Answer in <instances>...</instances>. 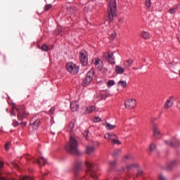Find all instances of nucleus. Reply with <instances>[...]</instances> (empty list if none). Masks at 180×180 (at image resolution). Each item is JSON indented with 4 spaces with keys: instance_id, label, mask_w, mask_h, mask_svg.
Segmentation results:
<instances>
[{
    "instance_id": "6e6552de",
    "label": "nucleus",
    "mask_w": 180,
    "mask_h": 180,
    "mask_svg": "<svg viewBox=\"0 0 180 180\" xmlns=\"http://www.w3.org/2000/svg\"><path fill=\"white\" fill-rule=\"evenodd\" d=\"M92 64L95 65V68L98 70V71H101V70L103 68V62L98 58L93 59Z\"/></svg>"
},
{
    "instance_id": "f03ea898",
    "label": "nucleus",
    "mask_w": 180,
    "mask_h": 180,
    "mask_svg": "<svg viewBox=\"0 0 180 180\" xmlns=\"http://www.w3.org/2000/svg\"><path fill=\"white\" fill-rule=\"evenodd\" d=\"M108 12H109L110 18V15L113 18L117 16V7L116 5V0H110Z\"/></svg>"
},
{
    "instance_id": "603ef678",
    "label": "nucleus",
    "mask_w": 180,
    "mask_h": 180,
    "mask_svg": "<svg viewBox=\"0 0 180 180\" xmlns=\"http://www.w3.org/2000/svg\"><path fill=\"white\" fill-rule=\"evenodd\" d=\"M59 33H60V30L57 33H56V34H58Z\"/></svg>"
},
{
    "instance_id": "b1692460",
    "label": "nucleus",
    "mask_w": 180,
    "mask_h": 180,
    "mask_svg": "<svg viewBox=\"0 0 180 180\" xmlns=\"http://www.w3.org/2000/svg\"><path fill=\"white\" fill-rule=\"evenodd\" d=\"M141 37H143V39H150V32L143 31L141 32Z\"/></svg>"
},
{
    "instance_id": "de8ad7c7",
    "label": "nucleus",
    "mask_w": 180,
    "mask_h": 180,
    "mask_svg": "<svg viewBox=\"0 0 180 180\" xmlns=\"http://www.w3.org/2000/svg\"><path fill=\"white\" fill-rule=\"evenodd\" d=\"M119 22H121L122 23H123V22H124V18H120Z\"/></svg>"
},
{
    "instance_id": "a211bd4d",
    "label": "nucleus",
    "mask_w": 180,
    "mask_h": 180,
    "mask_svg": "<svg viewBox=\"0 0 180 180\" xmlns=\"http://www.w3.org/2000/svg\"><path fill=\"white\" fill-rule=\"evenodd\" d=\"M103 126L107 129V130H113V129H116V125L111 124L108 122L103 123Z\"/></svg>"
},
{
    "instance_id": "5fc2aeb1",
    "label": "nucleus",
    "mask_w": 180,
    "mask_h": 180,
    "mask_svg": "<svg viewBox=\"0 0 180 180\" xmlns=\"http://www.w3.org/2000/svg\"><path fill=\"white\" fill-rule=\"evenodd\" d=\"M44 175H47V173H46Z\"/></svg>"
},
{
    "instance_id": "f8f14e48",
    "label": "nucleus",
    "mask_w": 180,
    "mask_h": 180,
    "mask_svg": "<svg viewBox=\"0 0 180 180\" xmlns=\"http://www.w3.org/2000/svg\"><path fill=\"white\" fill-rule=\"evenodd\" d=\"M153 136L156 139H158L161 136V131H160V128H158L157 124H153Z\"/></svg>"
},
{
    "instance_id": "72a5a7b5",
    "label": "nucleus",
    "mask_w": 180,
    "mask_h": 180,
    "mask_svg": "<svg viewBox=\"0 0 180 180\" xmlns=\"http://www.w3.org/2000/svg\"><path fill=\"white\" fill-rule=\"evenodd\" d=\"M51 8H53V5L51 4H46L44 7V11H50V9H51Z\"/></svg>"
},
{
    "instance_id": "ddd939ff",
    "label": "nucleus",
    "mask_w": 180,
    "mask_h": 180,
    "mask_svg": "<svg viewBox=\"0 0 180 180\" xmlns=\"http://www.w3.org/2000/svg\"><path fill=\"white\" fill-rule=\"evenodd\" d=\"M79 109V104L77 101H72L70 103V110L72 112H77Z\"/></svg>"
},
{
    "instance_id": "4be33fe9",
    "label": "nucleus",
    "mask_w": 180,
    "mask_h": 180,
    "mask_svg": "<svg viewBox=\"0 0 180 180\" xmlns=\"http://www.w3.org/2000/svg\"><path fill=\"white\" fill-rule=\"evenodd\" d=\"M132 65H133V60L131 59H129L124 63V67H126V68H130V67H131Z\"/></svg>"
},
{
    "instance_id": "49530a36",
    "label": "nucleus",
    "mask_w": 180,
    "mask_h": 180,
    "mask_svg": "<svg viewBox=\"0 0 180 180\" xmlns=\"http://www.w3.org/2000/svg\"><path fill=\"white\" fill-rule=\"evenodd\" d=\"M1 168H4V162H0V169Z\"/></svg>"
},
{
    "instance_id": "dca6fc26",
    "label": "nucleus",
    "mask_w": 180,
    "mask_h": 180,
    "mask_svg": "<svg viewBox=\"0 0 180 180\" xmlns=\"http://www.w3.org/2000/svg\"><path fill=\"white\" fill-rule=\"evenodd\" d=\"M39 126H40V120H37L30 123V127H32V129H34L35 130L39 129Z\"/></svg>"
},
{
    "instance_id": "a19ab883",
    "label": "nucleus",
    "mask_w": 180,
    "mask_h": 180,
    "mask_svg": "<svg viewBox=\"0 0 180 180\" xmlns=\"http://www.w3.org/2000/svg\"><path fill=\"white\" fill-rule=\"evenodd\" d=\"M9 147H11L10 143H7L5 144V150H6L7 151H8V150H9Z\"/></svg>"
},
{
    "instance_id": "3c124183",
    "label": "nucleus",
    "mask_w": 180,
    "mask_h": 180,
    "mask_svg": "<svg viewBox=\"0 0 180 180\" xmlns=\"http://www.w3.org/2000/svg\"><path fill=\"white\" fill-rule=\"evenodd\" d=\"M11 115L15 116V114H13V111L11 112Z\"/></svg>"
},
{
    "instance_id": "6ab92c4d",
    "label": "nucleus",
    "mask_w": 180,
    "mask_h": 180,
    "mask_svg": "<svg viewBox=\"0 0 180 180\" xmlns=\"http://www.w3.org/2000/svg\"><path fill=\"white\" fill-rule=\"evenodd\" d=\"M173 105V103L171 100V98H169L167 100L166 103H165L164 108L165 109H169V108H172Z\"/></svg>"
},
{
    "instance_id": "f257e3e1",
    "label": "nucleus",
    "mask_w": 180,
    "mask_h": 180,
    "mask_svg": "<svg viewBox=\"0 0 180 180\" xmlns=\"http://www.w3.org/2000/svg\"><path fill=\"white\" fill-rule=\"evenodd\" d=\"M69 153H71L72 154H77V155L81 154V152L78 150V141L72 136H70Z\"/></svg>"
},
{
    "instance_id": "ea45409f",
    "label": "nucleus",
    "mask_w": 180,
    "mask_h": 180,
    "mask_svg": "<svg viewBox=\"0 0 180 180\" xmlns=\"http://www.w3.org/2000/svg\"><path fill=\"white\" fill-rule=\"evenodd\" d=\"M13 126H14V127L19 126V122H18L16 120H13Z\"/></svg>"
},
{
    "instance_id": "c85d7f7f",
    "label": "nucleus",
    "mask_w": 180,
    "mask_h": 180,
    "mask_svg": "<svg viewBox=\"0 0 180 180\" xmlns=\"http://www.w3.org/2000/svg\"><path fill=\"white\" fill-rule=\"evenodd\" d=\"M9 167H11V168H17V169H19V166L18 165V164L13 162L10 163Z\"/></svg>"
},
{
    "instance_id": "c9c22d12",
    "label": "nucleus",
    "mask_w": 180,
    "mask_h": 180,
    "mask_svg": "<svg viewBox=\"0 0 180 180\" xmlns=\"http://www.w3.org/2000/svg\"><path fill=\"white\" fill-rule=\"evenodd\" d=\"M101 120H102V119H101V117H96L94 119V123H99V122H101Z\"/></svg>"
},
{
    "instance_id": "f3484780",
    "label": "nucleus",
    "mask_w": 180,
    "mask_h": 180,
    "mask_svg": "<svg viewBox=\"0 0 180 180\" xmlns=\"http://www.w3.org/2000/svg\"><path fill=\"white\" fill-rule=\"evenodd\" d=\"M95 110H96V108L94 105L86 107L85 113L86 115H88L89 113H92V112H95Z\"/></svg>"
},
{
    "instance_id": "a18cd8bd",
    "label": "nucleus",
    "mask_w": 180,
    "mask_h": 180,
    "mask_svg": "<svg viewBox=\"0 0 180 180\" xmlns=\"http://www.w3.org/2000/svg\"><path fill=\"white\" fill-rule=\"evenodd\" d=\"M119 153H120V150H116L115 153L112 154V155H116V154H119Z\"/></svg>"
},
{
    "instance_id": "2eb2a0df",
    "label": "nucleus",
    "mask_w": 180,
    "mask_h": 180,
    "mask_svg": "<svg viewBox=\"0 0 180 180\" xmlns=\"http://www.w3.org/2000/svg\"><path fill=\"white\" fill-rule=\"evenodd\" d=\"M140 165L138 163H131L130 165H128L126 167V169L127 171H131L133 169H137V168H139Z\"/></svg>"
},
{
    "instance_id": "09e8293b",
    "label": "nucleus",
    "mask_w": 180,
    "mask_h": 180,
    "mask_svg": "<svg viewBox=\"0 0 180 180\" xmlns=\"http://www.w3.org/2000/svg\"><path fill=\"white\" fill-rule=\"evenodd\" d=\"M0 180H6V179L2 176H0Z\"/></svg>"
},
{
    "instance_id": "37998d69",
    "label": "nucleus",
    "mask_w": 180,
    "mask_h": 180,
    "mask_svg": "<svg viewBox=\"0 0 180 180\" xmlns=\"http://www.w3.org/2000/svg\"><path fill=\"white\" fill-rule=\"evenodd\" d=\"M159 180H167V178H165V176L160 175L159 176Z\"/></svg>"
},
{
    "instance_id": "2f4dec72",
    "label": "nucleus",
    "mask_w": 180,
    "mask_h": 180,
    "mask_svg": "<svg viewBox=\"0 0 180 180\" xmlns=\"http://www.w3.org/2000/svg\"><path fill=\"white\" fill-rule=\"evenodd\" d=\"M41 49L42 51H49V46H47L46 44H43L41 47Z\"/></svg>"
},
{
    "instance_id": "7ed1b4c3",
    "label": "nucleus",
    "mask_w": 180,
    "mask_h": 180,
    "mask_svg": "<svg viewBox=\"0 0 180 180\" xmlns=\"http://www.w3.org/2000/svg\"><path fill=\"white\" fill-rule=\"evenodd\" d=\"M104 138L106 140H110V141H112L113 144H117L118 146L122 144V142H120V141H119V139H117V135L113 133L105 134Z\"/></svg>"
},
{
    "instance_id": "8fccbe9b",
    "label": "nucleus",
    "mask_w": 180,
    "mask_h": 180,
    "mask_svg": "<svg viewBox=\"0 0 180 180\" xmlns=\"http://www.w3.org/2000/svg\"><path fill=\"white\" fill-rule=\"evenodd\" d=\"M67 65H68V63L66 64V69L68 70V67H67Z\"/></svg>"
},
{
    "instance_id": "393cba45",
    "label": "nucleus",
    "mask_w": 180,
    "mask_h": 180,
    "mask_svg": "<svg viewBox=\"0 0 180 180\" xmlns=\"http://www.w3.org/2000/svg\"><path fill=\"white\" fill-rule=\"evenodd\" d=\"M118 86H121V88H126V86H127V82L126 81L120 80L118 82Z\"/></svg>"
},
{
    "instance_id": "20e7f679",
    "label": "nucleus",
    "mask_w": 180,
    "mask_h": 180,
    "mask_svg": "<svg viewBox=\"0 0 180 180\" xmlns=\"http://www.w3.org/2000/svg\"><path fill=\"white\" fill-rule=\"evenodd\" d=\"M94 79V70H90L82 82V86H88Z\"/></svg>"
},
{
    "instance_id": "7c9ffc66",
    "label": "nucleus",
    "mask_w": 180,
    "mask_h": 180,
    "mask_svg": "<svg viewBox=\"0 0 180 180\" xmlns=\"http://www.w3.org/2000/svg\"><path fill=\"white\" fill-rule=\"evenodd\" d=\"M101 95L103 98H105V96H108V90H103L101 91Z\"/></svg>"
},
{
    "instance_id": "79ce46f5",
    "label": "nucleus",
    "mask_w": 180,
    "mask_h": 180,
    "mask_svg": "<svg viewBox=\"0 0 180 180\" xmlns=\"http://www.w3.org/2000/svg\"><path fill=\"white\" fill-rule=\"evenodd\" d=\"M131 158V157L130 155H125L123 158V160H130Z\"/></svg>"
},
{
    "instance_id": "c756f323",
    "label": "nucleus",
    "mask_w": 180,
    "mask_h": 180,
    "mask_svg": "<svg viewBox=\"0 0 180 180\" xmlns=\"http://www.w3.org/2000/svg\"><path fill=\"white\" fill-rule=\"evenodd\" d=\"M165 143L167 144V146H172L173 147H175L176 146V143H174L172 141H165Z\"/></svg>"
},
{
    "instance_id": "864d4df0",
    "label": "nucleus",
    "mask_w": 180,
    "mask_h": 180,
    "mask_svg": "<svg viewBox=\"0 0 180 180\" xmlns=\"http://www.w3.org/2000/svg\"><path fill=\"white\" fill-rule=\"evenodd\" d=\"M65 149H66V150H68V148H67V146H65Z\"/></svg>"
},
{
    "instance_id": "412c9836",
    "label": "nucleus",
    "mask_w": 180,
    "mask_h": 180,
    "mask_svg": "<svg viewBox=\"0 0 180 180\" xmlns=\"http://www.w3.org/2000/svg\"><path fill=\"white\" fill-rule=\"evenodd\" d=\"M36 161L37 162V164H39V165H41V164L46 165L47 162V160L44 157H41L39 160L36 159Z\"/></svg>"
},
{
    "instance_id": "cd10ccee",
    "label": "nucleus",
    "mask_w": 180,
    "mask_h": 180,
    "mask_svg": "<svg viewBox=\"0 0 180 180\" xmlns=\"http://www.w3.org/2000/svg\"><path fill=\"white\" fill-rule=\"evenodd\" d=\"M113 85H115V80H109L107 82V86L108 88H110L111 86H113Z\"/></svg>"
},
{
    "instance_id": "423d86ee",
    "label": "nucleus",
    "mask_w": 180,
    "mask_h": 180,
    "mask_svg": "<svg viewBox=\"0 0 180 180\" xmlns=\"http://www.w3.org/2000/svg\"><path fill=\"white\" fill-rule=\"evenodd\" d=\"M124 105L127 109H134L137 106V101L134 98H129L125 101Z\"/></svg>"
},
{
    "instance_id": "e433bc0d",
    "label": "nucleus",
    "mask_w": 180,
    "mask_h": 180,
    "mask_svg": "<svg viewBox=\"0 0 180 180\" xmlns=\"http://www.w3.org/2000/svg\"><path fill=\"white\" fill-rule=\"evenodd\" d=\"M117 164V162L115 160H112L111 162H110L109 165L110 167H115L116 165Z\"/></svg>"
},
{
    "instance_id": "4c0bfd02",
    "label": "nucleus",
    "mask_w": 180,
    "mask_h": 180,
    "mask_svg": "<svg viewBox=\"0 0 180 180\" xmlns=\"http://www.w3.org/2000/svg\"><path fill=\"white\" fill-rule=\"evenodd\" d=\"M23 158H25V160H28L29 161H30V160H32L33 157L30 156V155H25L23 156Z\"/></svg>"
},
{
    "instance_id": "aec40b11",
    "label": "nucleus",
    "mask_w": 180,
    "mask_h": 180,
    "mask_svg": "<svg viewBox=\"0 0 180 180\" xmlns=\"http://www.w3.org/2000/svg\"><path fill=\"white\" fill-rule=\"evenodd\" d=\"M115 72L116 74H123V72H124V68L120 65H117L115 67Z\"/></svg>"
},
{
    "instance_id": "9d476101",
    "label": "nucleus",
    "mask_w": 180,
    "mask_h": 180,
    "mask_svg": "<svg viewBox=\"0 0 180 180\" xmlns=\"http://www.w3.org/2000/svg\"><path fill=\"white\" fill-rule=\"evenodd\" d=\"M17 112H18V118L20 120H23V119H25V117H27V116L29 115V113L26 112V110H25L17 109Z\"/></svg>"
},
{
    "instance_id": "9b49d317",
    "label": "nucleus",
    "mask_w": 180,
    "mask_h": 180,
    "mask_svg": "<svg viewBox=\"0 0 180 180\" xmlns=\"http://www.w3.org/2000/svg\"><path fill=\"white\" fill-rule=\"evenodd\" d=\"M104 56L110 64H115V56H113V53L108 51L105 53Z\"/></svg>"
},
{
    "instance_id": "5701e85b",
    "label": "nucleus",
    "mask_w": 180,
    "mask_h": 180,
    "mask_svg": "<svg viewBox=\"0 0 180 180\" xmlns=\"http://www.w3.org/2000/svg\"><path fill=\"white\" fill-rule=\"evenodd\" d=\"M108 36H109L110 39H116L117 34L115 31H110L108 32Z\"/></svg>"
},
{
    "instance_id": "f704fd0d",
    "label": "nucleus",
    "mask_w": 180,
    "mask_h": 180,
    "mask_svg": "<svg viewBox=\"0 0 180 180\" xmlns=\"http://www.w3.org/2000/svg\"><path fill=\"white\" fill-rule=\"evenodd\" d=\"M69 127L70 129V131H73L74 127H75V124L74 122H70L69 124Z\"/></svg>"
},
{
    "instance_id": "1a4fd4ad",
    "label": "nucleus",
    "mask_w": 180,
    "mask_h": 180,
    "mask_svg": "<svg viewBox=\"0 0 180 180\" xmlns=\"http://www.w3.org/2000/svg\"><path fill=\"white\" fill-rule=\"evenodd\" d=\"M79 60L83 65L88 64V53L85 51H82L79 53Z\"/></svg>"
},
{
    "instance_id": "473e14b6",
    "label": "nucleus",
    "mask_w": 180,
    "mask_h": 180,
    "mask_svg": "<svg viewBox=\"0 0 180 180\" xmlns=\"http://www.w3.org/2000/svg\"><path fill=\"white\" fill-rule=\"evenodd\" d=\"M175 165H176V161L173 160L169 164V168H172L173 167H175Z\"/></svg>"
},
{
    "instance_id": "0eeeda50",
    "label": "nucleus",
    "mask_w": 180,
    "mask_h": 180,
    "mask_svg": "<svg viewBox=\"0 0 180 180\" xmlns=\"http://www.w3.org/2000/svg\"><path fill=\"white\" fill-rule=\"evenodd\" d=\"M86 166L87 168H89V171L87 172V174H89V175H91V178H94V179H98V175H96V174H95V172H94V164H92V162H86Z\"/></svg>"
},
{
    "instance_id": "39448f33",
    "label": "nucleus",
    "mask_w": 180,
    "mask_h": 180,
    "mask_svg": "<svg viewBox=\"0 0 180 180\" xmlns=\"http://www.w3.org/2000/svg\"><path fill=\"white\" fill-rule=\"evenodd\" d=\"M68 72L72 75H77L79 72V66L73 63H69L68 65Z\"/></svg>"
},
{
    "instance_id": "a878e982",
    "label": "nucleus",
    "mask_w": 180,
    "mask_h": 180,
    "mask_svg": "<svg viewBox=\"0 0 180 180\" xmlns=\"http://www.w3.org/2000/svg\"><path fill=\"white\" fill-rule=\"evenodd\" d=\"M178 7H174L169 9L168 12L170 15H174L176 12Z\"/></svg>"
},
{
    "instance_id": "c03bdc74",
    "label": "nucleus",
    "mask_w": 180,
    "mask_h": 180,
    "mask_svg": "<svg viewBox=\"0 0 180 180\" xmlns=\"http://www.w3.org/2000/svg\"><path fill=\"white\" fill-rule=\"evenodd\" d=\"M54 110H56V108L54 107L51 108L49 112L50 113H54Z\"/></svg>"
},
{
    "instance_id": "bb28decb",
    "label": "nucleus",
    "mask_w": 180,
    "mask_h": 180,
    "mask_svg": "<svg viewBox=\"0 0 180 180\" xmlns=\"http://www.w3.org/2000/svg\"><path fill=\"white\" fill-rule=\"evenodd\" d=\"M156 149H157V146L155 145V143H152L149 146L150 151H155V150Z\"/></svg>"
},
{
    "instance_id": "58836bf2",
    "label": "nucleus",
    "mask_w": 180,
    "mask_h": 180,
    "mask_svg": "<svg viewBox=\"0 0 180 180\" xmlns=\"http://www.w3.org/2000/svg\"><path fill=\"white\" fill-rule=\"evenodd\" d=\"M146 5L148 8L151 7V0H146Z\"/></svg>"
},
{
    "instance_id": "4468645a",
    "label": "nucleus",
    "mask_w": 180,
    "mask_h": 180,
    "mask_svg": "<svg viewBox=\"0 0 180 180\" xmlns=\"http://www.w3.org/2000/svg\"><path fill=\"white\" fill-rule=\"evenodd\" d=\"M96 150V148L94 146H88L86 148V154L87 155H91V154H94L95 153V150Z\"/></svg>"
}]
</instances>
